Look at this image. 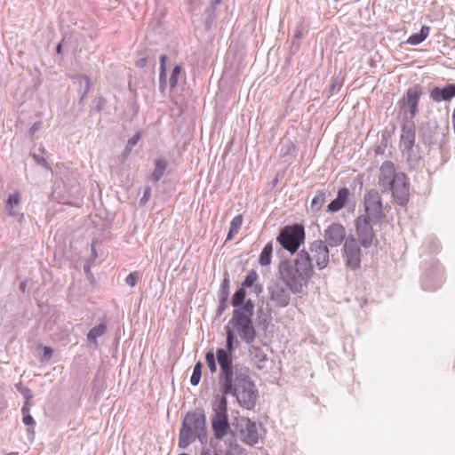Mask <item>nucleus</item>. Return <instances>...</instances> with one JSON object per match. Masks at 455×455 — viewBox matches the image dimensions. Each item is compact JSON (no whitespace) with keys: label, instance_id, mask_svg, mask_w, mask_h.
<instances>
[{"label":"nucleus","instance_id":"nucleus-44","mask_svg":"<svg viewBox=\"0 0 455 455\" xmlns=\"http://www.w3.org/2000/svg\"><path fill=\"white\" fill-rule=\"evenodd\" d=\"M20 288H21V290H22L23 291H25V288H26V284H25V283H22L20 284Z\"/></svg>","mask_w":455,"mask_h":455},{"label":"nucleus","instance_id":"nucleus-37","mask_svg":"<svg viewBox=\"0 0 455 455\" xmlns=\"http://www.w3.org/2000/svg\"><path fill=\"white\" fill-rule=\"evenodd\" d=\"M22 421L27 426H33L35 425V420L33 417L30 414H24Z\"/></svg>","mask_w":455,"mask_h":455},{"label":"nucleus","instance_id":"nucleus-43","mask_svg":"<svg viewBox=\"0 0 455 455\" xmlns=\"http://www.w3.org/2000/svg\"><path fill=\"white\" fill-rule=\"evenodd\" d=\"M84 80L86 81V84H87V90H88V89H89V86H90V79H89V77L84 76Z\"/></svg>","mask_w":455,"mask_h":455},{"label":"nucleus","instance_id":"nucleus-23","mask_svg":"<svg viewBox=\"0 0 455 455\" xmlns=\"http://www.w3.org/2000/svg\"><path fill=\"white\" fill-rule=\"evenodd\" d=\"M273 253V245L272 243H268L263 248L259 262L261 266H268L271 263V258Z\"/></svg>","mask_w":455,"mask_h":455},{"label":"nucleus","instance_id":"nucleus-28","mask_svg":"<svg viewBox=\"0 0 455 455\" xmlns=\"http://www.w3.org/2000/svg\"><path fill=\"white\" fill-rule=\"evenodd\" d=\"M246 296L245 289L243 287H240L232 297V306L238 307L242 305L244 301Z\"/></svg>","mask_w":455,"mask_h":455},{"label":"nucleus","instance_id":"nucleus-33","mask_svg":"<svg viewBox=\"0 0 455 455\" xmlns=\"http://www.w3.org/2000/svg\"><path fill=\"white\" fill-rule=\"evenodd\" d=\"M181 70H182V68L180 65H177L174 67L172 76H171V78H170V84H171L172 88H174L177 85L179 76L181 73Z\"/></svg>","mask_w":455,"mask_h":455},{"label":"nucleus","instance_id":"nucleus-26","mask_svg":"<svg viewBox=\"0 0 455 455\" xmlns=\"http://www.w3.org/2000/svg\"><path fill=\"white\" fill-rule=\"evenodd\" d=\"M166 61L167 56L165 54L161 55L160 57V74H159V82L160 87L164 89L166 85L167 73H166Z\"/></svg>","mask_w":455,"mask_h":455},{"label":"nucleus","instance_id":"nucleus-6","mask_svg":"<svg viewBox=\"0 0 455 455\" xmlns=\"http://www.w3.org/2000/svg\"><path fill=\"white\" fill-rule=\"evenodd\" d=\"M212 428L216 439H222L228 432L230 425L228 416V400L225 394L213 404V415L211 419Z\"/></svg>","mask_w":455,"mask_h":455},{"label":"nucleus","instance_id":"nucleus-31","mask_svg":"<svg viewBox=\"0 0 455 455\" xmlns=\"http://www.w3.org/2000/svg\"><path fill=\"white\" fill-rule=\"evenodd\" d=\"M205 362L212 373L216 372L217 365L215 361V355L212 351H209L205 355Z\"/></svg>","mask_w":455,"mask_h":455},{"label":"nucleus","instance_id":"nucleus-29","mask_svg":"<svg viewBox=\"0 0 455 455\" xmlns=\"http://www.w3.org/2000/svg\"><path fill=\"white\" fill-rule=\"evenodd\" d=\"M202 368H203L202 363L197 362L194 367L193 373L190 378V383L193 386H196L199 384L201 377H202Z\"/></svg>","mask_w":455,"mask_h":455},{"label":"nucleus","instance_id":"nucleus-36","mask_svg":"<svg viewBox=\"0 0 455 455\" xmlns=\"http://www.w3.org/2000/svg\"><path fill=\"white\" fill-rule=\"evenodd\" d=\"M141 138V132H137L128 141V144L132 147L135 146Z\"/></svg>","mask_w":455,"mask_h":455},{"label":"nucleus","instance_id":"nucleus-15","mask_svg":"<svg viewBox=\"0 0 455 455\" xmlns=\"http://www.w3.org/2000/svg\"><path fill=\"white\" fill-rule=\"evenodd\" d=\"M310 251L319 269L325 268L330 262L328 245L323 241L317 240L311 243Z\"/></svg>","mask_w":455,"mask_h":455},{"label":"nucleus","instance_id":"nucleus-17","mask_svg":"<svg viewBox=\"0 0 455 455\" xmlns=\"http://www.w3.org/2000/svg\"><path fill=\"white\" fill-rule=\"evenodd\" d=\"M349 196V190L347 188H342L338 191L337 197L328 205V211L336 212L341 210L347 204Z\"/></svg>","mask_w":455,"mask_h":455},{"label":"nucleus","instance_id":"nucleus-39","mask_svg":"<svg viewBox=\"0 0 455 455\" xmlns=\"http://www.w3.org/2000/svg\"><path fill=\"white\" fill-rule=\"evenodd\" d=\"M228 287H229V279L227 277L224 279L223 281V288L225 290V294L226 296L228 295Z\"/></svg>","mask_w":455,"mask_h":455},{"label":"nucleus","instance_id":"nucleus-19","mask_svg":"<svg viewBox=\"0 0 455 455\" xmlns=\"http://www.w3.org/2000/svg\"><path fill=\"white\" fill-rule=\"evenodd\" d=\"M271 299L279 307H286L290 302V295L284 289L277 287L271 291Z\"/></svg>","mask_w":455,"mask_h":455},{"label":"nucleus","instance_id":"nucleus-7","mask_svg":"<svg viewBox=\"0 0 455 455\" xmlns=\"http://www.w3.org/2000/svg\"><path fill=\"white\" fill-rule=\"evenodd\" d=\"M279 243L288 251L294 253L305 240V229L302 225L293 224L284 227L277 236Z\"/></svg>","mask_w":455,"mask_h":455},{"label":"nucleus","instance_id":"nucleus-21","mask_svg":"<svg viewBox=\"0 0 455 455\" xmlns=\"http://www.w3.org/2000/svg\"><path fill=\"white\" fill-rule=\"evenodd\" d=\"M430 28L428 26H422L419 33H415L409 36L407 43L411 45H416L423 42L429 35Z\"/></svg>","mask_w":455,"mask_h":455},{"label":"nucleus","instance_id":"nucleus-20","mask_svg":"<svg viewBox=\"0 0 455 455\" xmlns=\"http://www.w3.org/2000/svg\"><path fill=\"white\" fill-rule=\"evenodd\" d=\"M243 220V219L242 214H238L233 218V220L230 222V228L227 236V241L233 240L234 237L238 234L242 227Z\"/></svg>","mask_w":455,"mask_h":455},{"label":"nucleus","instance_id":"nucleus-24","mask_svg":"<svg viewBox=\"0 0 455 455\" xmlns=\"http://www.w3.org/2000/svg\"><path fill=\"white\" fill-rule=\"evenodd\" d=\"M20 195L19 192H15L13 194L9 195L8 199L5 204V208L8 211L10 216H15V212L13 208L20 204Z\"/></svg>","mask_w":455,"mask_h":455},{"label":"nucleus","instance_id":"nucleus-13","mask_svg":"<svg viewBox=\"0 0 455 455\" xmlns=\"http://www.w3.org/2000/svg\"><path fill=\"white\" fill-rule=\"evenodd\" d=\"M324 243L331 247L339 246L346 237V228L340 223H331L324 230Z\"/></svg>","mask_w":455,"mask_h":455},{"label":"nucleus","instance_id":"nucleus-5","mask_svg":"<svg viewBox=\"0 0 455 455\" xmlns=\"http://www.w3.org/2000/svg\"><path fill=\"white\" fill-rule=\"evenodd\" d=\"M229 393L234 394L239 404L244 409L251 410L255 407L258 390L246 373L235 372V376L233 378L232 390Z\"/></svg>","mask_w":455,"mask_h":455},{"label":"nucleus","instance_id":"nucleus-30","mask_svg":"<svg viewBox=\"0 0 455 455\" xmlns=\"http://www.w3.org/2000/svg\"><path fill=\"white\" fill-rule=\"evenodd\" d=\"M258 274L255 270H251L247 275L245 276V279L242 283V286L243 289L249 288L254 285L256 281L258 280Z\"/></svg>","mask_w":455,"mask_h":455},{"label":"nucleus","instance_id":"nucleus-16","mask_svg":"<svg viewBox=\"0 0 455 455\" xmlns=\"http://www.w3.org/2000/svg\"><path fill=\"white\" fill-rule=\"evenodd\" d=\"M455 97V84H450L443 88L434 87L430 91V98L435 101L440 102L442 100L448 101Z\"/></svg>","mask_w":455,"mask_h":455},{"label":"nucleus","instance_id":"nucleus-12","mask_svg":"<svg viewBox=\"0 0 455 455\" xmlns=\"http://www.w3.org/2000/svg\"><path fill=\"white\" fill-rule=\"evenodd\" d=\"M371 221V219L365 215L359 216L355 220L356 234L361 244L364 247H369L375 238Z\"/></svg>","mask_w":455,"mask_h":455},{"label":"nucleus","instance_id":"nucleus-4","mask_svg":"<svg viewBox=\"0 0 455 455\" xmlns=\"http://www.w3.org/2000/svg\"><path fill=\"white\" fill-rule=\"evenodd\" d=\"M253 309L254 304L249 299L241 307L234 310L230 321L234 332H237L246 343H251L256 337V331L251 320Z\"/></svg>","mask_w":455,"mask_h":455},{"label":"nucleus","instance_id":"nucleus-22","mask_svg":"<svg viewBox=\"0 0 455 455\" xmlns=\"http://www.w3.org/2000/svg\"><path fill=\"white\" fill-rule=\"evenodd\" d=\"M326 192L320 190L317 191L311 201L310 208L313 212H318L321 210L325 203Z\"/></svg>","mask_w":455,"mask_h":455},{"label":"nucleus","instance_id":"nucleus-41","mask_svg":"<svg viewBox=\"0 0 455 455\" xmlns=\"http://www.w3.org/2000/svg\"><path fill=\"white\" fill-rule=\"evenodd\" d=\"M147 64V59L143 58L138 61L139 67H144Z\"/></svg>","mask_w":455,"mask_h":455},{"label":"nucleus","instance_id":"nucleus-38","mask_svg":"<svg viewBox=\"0 0 455 455\" xmlns=\"http://www.w3.org/2000/svg\"><path fill=\"white\" fill-rule=\"evenodd\" d=\"M44 356L46 358H50L53 353L52 349L50 347H44Z\"/></svg>","mask_w":455,"mask_h":455},{"label":"nucleus","instance_id":"nucleus-11","mask_svg":"<svg viewBox=\"0 0 455 455\" xmlns=\"http://www.w3.org/2000/svg\"><path fill=\"white\" fill-rule=\"evenodd\" d=\"M422 94V88L419 85H415L409 88L399 101L401 110L406 109L410 118H414L417 115L419 101Z\"/></svg>","mask_w":455,"mask_h":455},{"label":"nucleus","instance_id":"nucleus-14","mask_svg":"<svg viewBox=\"0 0 455 455\" xmlns=\"http://www.w3.org/2000/svg\"><path fill=\"white\" fill-rule=\"evenodd\" d=\"M346 264L352 269L358 268L361 264V250L355 238H347L344 244Z\"/></svg>","mask_w":455,"mask_h":455},{"label":"nucleus","instance_id":"nucleus-34","mask_svg":"<svg viewBox=\"0 0 455 455\" xmlns=\"http://www.w3.org/2000/svg\"><path fill=\"white\" fill-rule=\"evenodd\" d=\"M139 279V274L137 272H132L127 275L125 278V282L131 287H134L137 284Z\"/></svg>","mask_w":455,"mask_h":455},{"label":"nucleus","instance_id":"nucleus-32","mask_svg":"<svg viewBox=\"0 0 455 455\" xmlns=\"http://www.w3.org/2000/svg\"><path fill=\"white\" fill-rule=\"evenodd\" d=\"M227 331V348L228 352L231 354L234 347V340H235V333L234 331L230 327H226Z\"/></svg>","mask_w":455,"mask_h":455},{"label":"nucleus","instance_id":"nucleus-2","mask_svg":"<svg viewBox=\"0 0 455 455\" xmlns=\"http://www.w3.org/2000/svg\"><path fill=\"white\" fill-rule=\"evenodd\" d=\"M379 185L382 192H391L395 202L404 206L410 197L409 181L405 173L396 172L391 161H385L379 168Z\"/></svg>","mask_w":455,"mask_h":455},{"label":"nucleus","instance_id":"nucleus-18","mask_svg":"<svg viewBox=\"0 0 455 455\" xmlns=\"http://www.w3.org/2000/svg\"><path fill=\"white\" fill-rule=\"evenodd\" d=\"M415 129L413 125L404 126L401 134V145L407 150H411L415 143Z\"/></svg>","mask_w":455,"mask_h":455},{"label":"nucleus","instance_id":"nucleus-8","mask_svg":"<svg viewBox=\"0 0 455 455\" xmlns=\"http://www.w3.org/2000/svg\"><path fill=\"white\" fill-rule=\"evenodd\" d=\"M235 430L239 439L249 446L257 444L261 438L257 424L246 417L236 420Z\"/></svg>","mask_w":455,"mask_h":455},{"label":"nucleus","instance_id":"nucleus-27","mask_svg":"<svg viewBox=\"0 0 455 455\" xmlns=\"http://www.w3.org/2000/svg\"><path fill=\"white\" fill-rule=\"evenodd\" d=\"M106 330V323H100L99 325L90 330L87 335V339L92 342H96L97 339L102 336L105 333Z\"/></svg>","mask_w":455,"mask_h":455},{"label":"nucleus","instance_id":"nucleus-42","mask_svg":"<svg viewBox=\"0 0 455 455\" xmlns=\"http://www.w3.org/2000/svg\"><path fill=\"white\" fill-rule=\"evenodd\" d=\"M61 49H62V44H59L56 47V52L57 53H60L61 52Z\"/></svg>","mask_w":455,"mask_h":455},{"label":"nucleus","instance_id":"nucleus-3","mask_svg":"<svg viewBox=\"0 0 455 455\" xmlns=\"http://www.w3.org/2000/svg\"><path fill=\"white\" fill-rule=\"evenodd\" d=\"M196 438L202 443L206 441V419L202 412L189 411L183 419L179 435V446L187 448Z\"/></svg>","mask_w":455,"mask_h":455},{"label":"nucleus","instance_id":"nucleus-25","mask_svg":"<svg viewBox=\"0 0 455 455\" xmlns=\"http://www.w3.org/2000/svg\"><path fill=\"white\" fill-rule=\"evenodd\" d=\"M167 167V163L164 159H157L156 161L155 169L152 173L154 181H158L164 175Z\"/></svg>","mask_w":455,"mask_h":455},{"label":"nucleus","instance_id":"nucleus-9","mask_svg":"<svg viewBox=\"0 0 455 455\" xmlns=\"http://www.w3.org/2000/svg\"><path fill=\"white\" fill-rule=\"evenodd\" d=\"M216 355L224 376L222 392L227 395L232 390L233 378L235 376L233 371L231 354L223 348H220L217 350Z\"/></svg>","mask_w":455,"mask_h":455},{"label":"nucleus","instance_id":"nucleus-10","mask_svg":"<svg viewBox=\"0 0 455 455\" xmlns=\"http://www.w3.org/2000/svg\"><path fill=\"white\" fill-rule=\"evenodd\" d=\"M364 210L366 217H369L371 221H380L384 218V212L382 206L381 197L379 192L375 189L369 190L364 195Z\"/></svg>","mask_w":455,"mask_h":455},{"label":"nucleus","instance_id":"nucleus-1","mask_svg":"<svg viewBox=\"0 0 455 455\" xmlns=\"http://www.w3.org/2000/svg\"><path fill=\"white\" fill-rule=\"evenodd\" d=\"M280 279L292 293H299L311 280L314 268L309 253L300 251L294 260H283L278 266Z\"/></svg>","mask_w":455,"mask_h":455},{"label":"nucleus","instance_id":"nucleus-40","mask_svg":"<svg viewBox=\"0 0 455 455\" xmlns=\"http://www.w3.org/2000/svg\"><path fill=\"white\" fill-rule=\"evenodd\" d=\"M150 192H151V188L149 187H148L144 192V198L148 199V197L150 196Z\"/></svg>","mask_w":455,"mask_h":455},{"label":"nucleus","instance_id":"nucleus-45","mask_svg":"<svg viewBox=\"0 0 455 455\" xmlns=\"http://www.w3.org/2000/svg\"><path fill=\"white\" fill-rule=\"evenodd\" d=\"M202 455H208V453H207V452H205V453H203Z\"/></svg>","mask_w":455,"mask_h":455},{"label":"nucleus","instance_id":"nucleus-35","mask_svg":"<svg viewBox=\"0 0 455 455\" xmlns=\"http://www.w3.org/2000/svg\"><path fill=\"white\" fill-rule=\"evenodd\" d=\"M32 397V395L29 394L28 395H26V402L24 403V405L22 406L21 408V412H22V415L24 414H29V411H30V407H31V404L29 403V399Z\"/></svg>","mask_w":455,"mask_h":455}]
</instances>
